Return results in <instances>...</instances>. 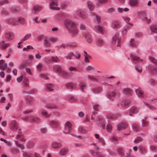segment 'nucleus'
<instances>
[{
	"label": "nucleus",
	"mask_w": 157,
	"mask_h": 157,
	"mask_svg": "<svg viewBox=\"0 0 157 157\" xmlns=\"http://www.w3.org/2000/svg\"><path fill=\"white\" fill-rule=\"evenodd\" d=\"M123 93L127 95H130L132 94V91L128 88H124L123 90Z\"/></svg>",
	"instance_id": "obj_20"
},
{
	"label": "nucleus",
	"mask_w": 157,
	"mask_h": 157,
	"mask_svg": "<svg viewBox=\"0 0 157 157\" xmlns=\"http://www.w3.org/2000/svg\"><path fill=\"white\" fill-rule=\"evenodd\" d=\"M72 56H75V55L73 52H70L65 56V58L67 59H71Z\"/></svg>",
	"instance_id": "obj_38"
},
{
	"label": "nucleus",
	"mask_w": 157,
	"mask_h": 157,
	"mask_svg": "<svg viewBox=\"0 0 157 157\" xmlns=\"http://www.w3.org/2000/svg\"><path fill=\"white\" fill-rule=\"evenodd\" d=\"M17 19L18 22H19L21 25H24L26 23V21L25 19L21 17H18L17 18Z\"/></svg>",
	"instance_id": "obj_25"
},
{
	"label": "nucleus",
	"mask_w": 157,
	"mask_h": 157,
	"mask_svg": "<svg viewBox=\"0 0 157 157\" xmlns=\"http://www.w3.org/2000/svg\"><path fill=\"white\" fill-rule=\"evenodd\" d=\"M129 4L131 6L134 7L138 5L139 1L138 0H129Z\"/></svg>",
	"instance_id": "obj_14"
},
{
	"label": "nucleus",
	"mask_w": 157,
	"mask_h": 157,
	"mask_svg": "<svg viewBox=\"0 0 157 157\" xmlns=\"http://www.w3.org/2000/svg\"><path fill=\"white\" fill-rule=\"evenodd\" d=\"M10 46V44L9 43H5L4 40L0 41V48L3 50H5L6 48H9Z\"/></svg>",
	"instance_id": "obj_10"
},
{
	"label": "nucleus",
	"mask_w": 157,
	"mask_h": 157,
	"mask_svg": "<svg viewBox=\"0 0 157 157\" xmlns=\"http://www.w3.org/2000/svg\"><path fill=\"white\" fill-rule=\"evenodd\" d=\"M139 149L140 152L142 153H145L146 152L145 148L142 145H140L139 146Z\"/></svg>",
	"instance_id": "obj_37"
},
{
	"label": "nucleus",
	"mask_w": 157,
	"mask_h": 157,
	"mask_svg": "<svg viewBox=\"0 0 157 157\" xmlns=\"http://www.w3.org/2000/svg\"><path fill=\"white\" fill-rule=\"evenodd\" d=\"M115 11V10L114 8H111L108 9L107 10V12L109 13H112Z\"/></svg>",
	"instance_id": "obj_58"
},
{
	"label": "nucleus",
	"mask_w": 157,
	"mask_h": 157,
	"mask_svg": "<svg viewBox=\"0 0 157 157\" xmlns=\"http://www.w3.org/2000/svg\"><path fill=\"white\" fill-rule=\"evenodd\" d=\"M42 9V7L41 6L38 5L35 6L32 10V12L34 13H35L36 12L40 11Z\"/></svg>",
	"instance_id": "obj_15"
},
{
	"label": "nucleus",
	"mask_w": 157,
	"mask_h": 157,
	"mask_svg": "<svg viewBox=\"0 0 157 157\" xmlns=\"http://www.w3.org/2000/svg\"><path fill=\"white\" fill-rule=\"evenodd\" d=\"M136 92L138 96L140 98L143 97V93L140 88H138L136 90Z\"/></svg>",
	"instance_id": "obj_23"
},
{
	"label": "nucleus",
	"mask_w": 157,
	"mask_h": 157,
	"mask_svg": "<svg viewBox=\"0 0 157 157\" xmlns=\"http://www.w3.org/2000/svg\"><path fill=\"white\" fill-rule=\"evenodd\" d=\"M67 47V45L65 44H63L61 45H59L57 47L59 48H60L62 49H65Z\"/></svg>",
	"instance_id": "obj_62"
},
{
	"label": "nucleus",
	"mask_w": 157,
	"mask_h": 157,
	"mask_svg": "<svg viewBox=\"0 0 157 157\" xmlns=\"http://www.w3.org/2000/svg\"><path fill=\"white\" fill-rule=\"evenodd\" d=\"M5 36L6 39L7 40L11 41L14 39L15 36L14 33L13 32H7L6 33Z\"/></svg>",
	"instance_id": "obj_6"
},
{
	"label": "nucleus",
	"mask_w": 157,
	"mask_h": 157,
	"mask_svg": "<svg viewBox=\"0 0 157 157\" xmlns=\"http://www.w3.org/2000/svg\"><path fill=\"white\" fill-rule=\"evenodd\" d=\"M64 24L72 37H75L77 36L78 30L75 23L70 20L67 19L64 21Z\"/></svg>",
	"instance_id": "obj_1"
},
{
	"label": "nucleus",
	"mask_w": 157,
	"mask_h": 157,
	"mask_svg": "<svg viewBox=\"0 0 157 157\" xmlns=\"http://www.w3.org/2000/svg\"><path fill=\"white\" fill-rule=\"evenodd\" d=\"M115 97V93L113 91H109L107 94V98L112 101L114 100Z\"/></svg>",
	"instance_id": "obj_12"
},
{
	"label": "nucleus",
	"mask_w": 157,
	"mask_h": 157,
	"mask_svg": "<svg viewBox=\"0 0 157 157\" xmlns=\"http://www.w3.org/2000/svg\"><path fill=\"white\" fill-rule=\"evenodd\" d=\"M51 61L55 63L59 62L60 61L59 59L56 56H52L51 57Z\"/></svg>",
	"instance_id": "obj_36"
},
{
	"label": "nucleus",
	"mask_w": 157,
	"mask_h": 157,
	"mask_svg": "<svg viewBox=\"0 0 157 157\" xmlns=\"http://www.w3.org/2000/svg\"><path fill=\"white\" fill-rule=\"evenodd\" d=\"M131 57L132 60L136 62H141L143 61L142 59L137 56H132Z\"/></svg>",
	"instance_id": "obj_34"
},
{
	"label": "nucleus",
	"mask_w": 157,
	"mask_h": 157,
	"mask_svg": "<svg viewBox=\"0 0 157 157\" xmlns=\"http://www.w3.org/2000/svg\"><path fill=\"white\" fill-rule=\"evenodd\" d=\"M144 21H145L148 24H149L151 21V20L150 18H148L147 17H145L144 18Z\"/></svg>",
	"instance_id": "obj_56"
},
{
	"label": "nucleus",
	"mask_w": 157,
	"mask_h": 157,
	"mask_svg": "<svg viewBox=\"0 0 157 157\" xmlns=\"http://www.w3.org/2000/svg\"><path fill=\"white\" fill-rule=\"evenodd\" d=\"M149 82L152 86H155L157 84V81L154 79H151L149 81Z\"/></svg>",
	"instance_id": "obj_43"
},
{
	"label": "nucleus",
	"mask_w": 157,
	"mask_h": 157,
	"mask_svg": "<svg viewBox=\"0 0 157 157\" xmlns=\"http://www.w3.org/2000/svg\"><path fill=\"white\" fill-rule=\"evenodd\" d=\"M40 119L38 117L31 116L29 117V121L31 122H38L40 121Z\"/></svg>",
	"instance_id": "obj_18"
},
{
	"label": "nucleus",
	"mask_w": 157,
	"mask_h": 157,
	"mask_svg": "<svg viewBox=\"0 0 157 157\" xmlns=\"http://www.w3.org/2000/svg\"><path fill=\"white\" fill-rule=\"evenodd\" d=\"M149 59L151 61L155 64H157V60L153 57H150Z\"/></svg>",
	"instance_id": "obj_51"
},
{
	"label": "nucleus",
	"mask_w": 157,
	"mask_h": 157,
	"mask_svg": "<svg viewBox=\"0 0 157 157\" xmlns=\"http://www.w3.org/2000/svg\"><path fill=\"white\" fill-rule=\"evenodd\" d=\"M87 5L88 8L90 11H92L94 10V5L92 2L90 1H88L87 2Z\"/></svg>",
	"instance_id": "obj_21"
},
{
	"label": "nucleus",
	"mask_w": 157,
	"mask_h": 157,
	"mask_svg": "<svg viewBox=\"0 0 157 157\" xmlns=\"http://www.w3.org/2000/svg\"><path fill=\"white\" fill-rule=\"evenodd\" d=\"M117 151L118 154L119 155H121L123 154L124 152V149L121 147L118 148L117 150Z\"/></svg>",
	"instance_id": "obj_45"
},
{
	"label": "nucleus",
	"mask_w": 157,
	"mask_h": 157,
	"mask_svg": "<svg viewBox=\"0 0 157 157\" xmlns=\"http://www.w3.org/2000/svg\"><path fill=\"white\" fill-rule=\"evenodd\" d=\"M128 126V124L125 122H120L118 125L117 128H126Z\"/></svg>",
	"instance_id": "obj_26"
},
{
	"label": "nucleus",
	"mask_w": 157,
	"mask_h": 157,
	"mask_svg": "<svg viewBox=\"0 0 157 157\" xmlns=\"http://www.w3.org/2000/svg\"><path fill=\"white\" fill-rule=\"evenodd\" d=\"M150 72L153 74H155L157 73V65L155 66L151 67L150 69Z\"/></svg>",
	"instance_id": "obj_29"
},
{
	"label": "nucleus",
	"mask_w": 157,
	"mask_h": 157,
	"mask_svg": "<svg viewBox=\"0 0 157 157\" xmlns=\"http://www.w3.org/2000/svg\"><path fill=\"white\" fill-rule=\"evenodd\" d=\"M41 132L42 133H46L47 132V130L46 128H41L40 130Z\"/></svg>",
	"instance_id": "obj_61"
},
{
	"label": "nucleus",
	"mask_w": 157,
	"mask_h": 157,
	"mask_svg": "<svg viewBox=\"0 0 157 157\" xmlns=\"http://www.w3.org/2000/svg\"><path fill=\"white\" fill-rule=\"evenodd\" d=\"M72 126V125L69 121L67 122L65 124V127H66L71 128Z\"/></svg>",
	"instance_id": "obj_55"
},
{
	"label": "nucleus",
	"mask_w": 157,
	"mask_h": 157,
	"mask_svg": "<svg viewBox=\"0 0 157 157\" xmlns=\"http://www.w3.org/2000/svg\"><path fill=\"white\" fill-rule=\"evenodd\" d=\"M88 78L91 80H92L93 81H97L98 80L95 78L94 77H93V76L90 75H88Z\"/></svg>",
	"instance_id": "obj_52"
},
{
	"label": "nucleus",
	"mask_w": 157,
	"mask_h": 157,
	"mask_svg": "<svg viewBox=\"0 0 157 157\" xmlns=\"http://www.w3.org/2000/svg\"><path fill=\"white\" fill-rule=\"evenodd\" d=\"M90 153L92 155L94 156L100 157V154L98 152H95L93 150H90Z\"/></svg>",
	"instance_id": "obj_39"
},
{
	"label": "nucleus",
	"mask_w": 157,
	"mask_h": 157,
	"mask_svg": "<svg viewBox=\"0 0 157 157\" xmlns=\"http://www.w3.org/2000/svg\"><path fill=\"white\" fill-rule=\"evenodd\" d=\"M140 110V108L136 107H133L131 108L130 112L133 113H138Z\"/></svg>",
	"instance_id": "obj_27"
},
{
	"label": "nucleus",
	"mask_w": 157,
	"mask_h": 157,
	"mask_svg": "<svg viewBox=\"0 0 157 157\" xmlns=\"http://www.w3.org/2000/svg\"><path fill=\"white\" fill-rule=\"evenodd\" d=\"M53 71L58 73L60 74L61 75L64 77L69 76V73L65 71H63L60 66L59 65H55L53 67Z\"/></svg>",
	"instance_id": "obj_2"
},
{
	"label": "nucleus",
	"mask_w": 157,
	"mask_h": 157,
	"mask_svg": "<svg viewBox=\"0 0 157 157\" xmlns=\"http://www.w3.org/2000/svg\"><path fill=\"white\" fill-rule=\"evenodd\" d=\"M131 105V101L129 100H125L122 101L121 106L123 107H127Z\"/></svg>",
	"instance_id": "obj_19"
},
{
	"label": "nucleus",
	"mask_w": 157,
	"mask_h": 157,
	"mask_svg": "<svg viewBox=\"0 0 157 157\" xmlns=\"http://www.w3.org/2000/svg\"><path fill=\"white\" fill-rule=\"evenodd\" d=\"M46 86V89L50 91H52L54 89V86L52 84H47Z\"/></svg>",
	"instance_id": "obj_33"
},
{
	"label": "nucleus",
	"mask_w": 157,
	"mask_h": 157,
	"mask_svg": "<svg viewBox=\"0 0 157 157\" xmlns=\"http://www.w3.org/2000/svg\"><path fill=\"white\" fill-rule=\"evenodd\" d=\"M86 85L84 82H81L79 85V88L82 91H84V89L86 88Z\"/></svg>",
	"instance_id": "obj_30"
},
{
	"label": "nucleus",
	"mask_w": 157,
	"mask_h": 157,
	"mask_svg": "<svg viewBox=\"0 0 157 157\" xmlns=\"http://www.w3.org/2000/svg\"><path fill=\"white\" fill-rule=\"evenodd\" d=\"M85 38L87 42L89 43H91L92 42V40L89 34H86Z\"/></svg>",
	"instance_id": "obj_32"
},
{
	"label": "nucleus",
	"mask_w": 157,
	"mask_h": 157,
	"mask_svg": "<svg viewBox=\"0 0 157 157\" xmlns=\"http://www.w3.org/2000/svg\"><path fill=\"white\" fill-rule=\"evenodd\" d=\"M143 139L140 137H137L134 140V142L136 143H139L142 141Z\"/></svg>",
	"instance_id": "obj_48"
},
{
	"label": "nucleus",
	"mask_w": 157,
	"mask_h": 157,
	"mask_svg": "<svg viewBox=\"0 0 157 157\" xmlns=\"http://www.w3.org/2000/svg\"><path fill=\"white\" fill-rule=\"evenodd\" d=\"M145 105L148 109L152 110H154L157 109V108L156 106H155L154 105H150L148 103H146L145 102H144Z\"/></svg>",
	"instance_id": "obj_22"
},
{
	"label": "nucleus",
	"mask_w": 157,
	"mask_h": 157,
	"mask_svg": "<svg viewBox=\"0 0 157 157\" xmlns=\"http://www.w3.org/2000/svg\"><path fill=\"white\" fill-rule=\"evenodd\" d=\"M142 122L143 127H146L148 126V122L147 121L144 120H143Z\"/></svg>",
	"instance_id": "obj_47"
},
{
	"label": "nucleus",
	"mask_w": 157,
	"mask_h": 157,
	"mask_svg": "<svg viewBox=\"0 0 157 157\" xmlns=\"http://www.w3.org/2000/svg\"><path fill=\"white\" fill-rule=\"evenodd\" d=\"M51 146L52 148L58 149L62 146V144L60 143L54 141L52 143Z\"/></svg>",
	"instance_id": "obj_13"
},
{
	"label": "nucleus",
	"mask_w": 157,
	"mask_h": 157,
	"mask_svg": "<svg viewBox=\"0 0 157 157\" xmlns=\"http://www.w3.org/2000/svg\"><path fill=\"white\" fill-rule=\"evenodd\" d=\"M85 58H84V62L86 63H88L90 61L89 59V58H90V56L89 55H87V56H84Z\"/></svg>",
	"instance_id": "obj_50"
},
{
	"label": "nucleus",
	"mask_w": 157,
	"mask_h": 157,
	"mask_svg": "<svg viewBox=\"0 0 157 157\" xmlns=\"http://www.w3.org/2000/svg\"><path fill=\"white\" fill-rule=\"evenodd\" d=\"M7 23L12 25H16L18 24L17 18H10L7 20Z\"/></svg>",
	"instance_id": "obj_11"
},
{
	"label": "nucleus",
	"mask_w": 157,
	"mask_h": 157,
	"mask_svg": "<svg viewBox=\"0 0 157 157\" xmlns=\"http://www.w3.org/2000/svg\"><path fill=\"white\" fill-rule=\"evenodd\" d=\"M50 1L49 5L51 9L54 10H59L60 9L59 7H54L58 6V0H50Z\"/></svg>",
	"instance_id": "obj_5"
},
{
	"label": "nucleus",
	"mask_w": 157,
	"mask_h": 157,
	"mask_svg": "<svg viewBox=\"0 0 157 157\" xmlns=\"http://www.w3.org/2000/svg\"><path fill=\"white\" fill-rule=\"evenodd\" d=\"M23 82L25 86L27 87L29 86V80L28 78H24Z\"/></svg>",
	"instance_id": "obj_49"
},
{
	"label": "nucleus",
	"mask_w": 157,
	"mask_h": 157,
	"mask_svg": "<svg viewBox=\"0 0 157 157\" xmlns=\"http://www.w3.org/2000/svg\"><path fill=\"white\" fill-rule=\"evenodd\" d=\"M119 34L118 33H116L112 38V44H117V46L120 47V38L119 37Z\"/></svg>",
	"instance_id": "obj_3"
},
{
	"label": "nucleus",
	"mask_w": 157,
	"mask_h": 157,
	"mask_svg": "<svg viewBox=\"0 0 157 157\" xmlns=\"http://www.w3.org/2000/svg\"><path fill=\"white\" fill-rule=\"evenodd\" d=\"M68 151V150L66 147H63L62 148L59 152V154L62 156L66 154Z\"/></svg>",
	"instance_id": "obj_16"
},
{
	"label": "nucleus",
	"mask_w": 157,
	"mask_h": 157,
	"mask_svg": "<svg viewBox=\"0 0 157 157\" xmlns=\"http://www.w3.org/2000/svg\"><path fill=\"white\" fill-rule=\"evenodd\" d=\"M98 44L100 46L104 44V41L102 39H99L97 40Z\"/></svg>",
	"instance_id": "obj_53"
},
{
	"label": "nucleus",
	"mask_w": 157,
	"mask_h": 157,
	"mask_svg": "<svg viewBox=\"0 0 157 157\" xmlns=\"http://www.w3.org/2000/svg\"><path fill=\"white\" fill-rule=\"evenodd\" d=\"M76 15L83 19H86L88 16L87 13L82 10H78L76 12Z\"/></svg>",
	"instance_id": "obj_4"
},
{
	"label": "nucleus",
	"mask_w": 157,
	"mask_h": 157,
	"mask_svg": "<svg viewBox=\"0 0 157 157\" xmlns=\"http://www.w3.org/2000/svg\"><path fill=\"white\" fill-rule=\"evenodd\" d=\"M111 26L114 29H117L121 27V24L119 21H114L112 22Z\"/></svg>",
	"instance_id": "obj_9"
},
{
	"label": "nucleus",
	"mask_w": 157,
	"mask_h": 157,
	"mask_svg": "<svg viewBox=\"0 0 157 157\" xmlns=\"http://www.w3.org/2000/svg\"><path fill=\"white\" fill-rule=\"evenodd\" d=\"M40 76L42 78H43L44 79H48V77H47V76L45 74H43V73H41L40 74Z\"/></svg>",
	"instance_id": "obj_60"
},
{
	"label": "nucleus",
	"mask_w": 157,
	"mask_h": 157,
	"mask_svg": "<svg viewBox=\"0 0 157 157\" xmlns=\"http://www.w3.org/2000/svg\"><path fill=\"white\" fill-rule=\"evenodd\" d=\"M67 100L71 102H74L75 101V98L73 96L69 95L67 96Z\"/></svg>",
	"instance_id": "obj_41"
},
{
	"label": "nucleus",
	"mask_w": 157,
	"mask_h": 157,
	"mask_svg": "<svg viewBox=\"0 0 157 157\" xmlns=\"http://www.w3.org/2000/svg\"><path fill=\"white\" fill-rule=\"evenodd\" d=\"M80 29L82 30H85L86 29V26L85 25L81 24L79 27Z\"/></svg>",
	"instance_id": "obj_63"
},
{
	"label": "nucleus",
	"mask_w": 157,
	"mask_h": 157,
	"mask_svg": "<svg viewBox=\"0 0 157 157\" xmlns=\"http://www.w3.org/2000/svg\"><path fill=\"white\" fill-rule=\"evenodd\" d=\"M135 68L136 70L139 72L141 73L142 71V69L141 67L138 66H135Z\"/></svg>",
	"instance_id": "obj_54"
},
{
	"label": "nucleus",
	"mask_w": 157,
	"mask_h": 157,
	"mask_svg": "<svg viewBox=\"0 0 157 157\" xmlns=\"http://www.w3.org/2000/svg\"><path fill=\"white\" fill-rule=\"evenodd\" d=\"M41 114L45 116L46 118H48L50 117V115L47 113V112L44 110H43L41 112Z\"/></svg>",
	"instance_id": "obj_40"
},
{
	"label": "nucleus",
	"mask_w": 157,
	"mask_h": 157,
	"mask_svg": "<svg viewBox=\"0 0 157 157\" xmlns=\"http://www.w3.org/2000/svg\"><path fill=\"white\" fill-rule=\"evenodd\" d=\"M69 70L70 71H77L76 68L73 67H70L68 68Z\"/></svg>",
	"instance_id": "obj_64"
},
{
	"label": "nucleus",
	"mask_w": 157,
	"mask_h": 157,
	"mask_svg": "<svg viewBox=\"0 0 157 157\" xmlns=\"http://www.w3.org/2000/svg\"><path fill=\"white\" fill-rule=\"evenodd\" d=\"M150 29L152 32L157 33V25H152L150 26Z\"/></svg>",
	"instance_id": "obj_31"
},
{
	"label": "nucleus",
	"mask_w": 157,
	"mask_h": 157,
	"mask_svg": "<svg viewBox=\"0 0 157 157\" xmlns=\"http://www.w3.org/2000/svg\"><path fill=\"white\" fill-rule=\"evenodd\" d=\"M101 90L102 88L101 87H100L94 88L93 89V92L95 93H100Z\"/></svg>",
	"instance_id": "obj_42"
},
{
	"label": "nucleus",
	"mask_w": 157,
	"mask_h": 157,
	"mask_svg": "<svg viewBox=\"0 0 157 157\" xmlns=\"http://www.w3.org/2000/svg\"><path fill=\"white\" fill-rule=\"evenodd\" d=\"M123 18L124 20L127 23H128L130 19L129 17H123Z\"/></svg>",
	"instance_id": "obj_59"
},
{
	"label": "nucleus",
	"mask_w": 157,
	"mask_h": 157,
	"mask_svg": "<svg viewBox=\"0 0 157 157\" xmlns=\"http://www.w3.org/2000/svg\"><path fill=\"white\" fill-rule=\"evenodd\" d=\"M45 107L49 109H54L56 108V106L52 104H47L45 105Z\"/></svg>",
	"instance_id": "obj_44"
},
{
	"label": "nucleus",
	"mask_w": 157,
	"mask_h": 157,
	"mask_svg": "<svg viewBox=\"0 0 157 157\" xmlns=\"http://www.w3.org/2000/svg\"><path fill=\"white\" fill-rule=\"evenodd\" d=\"M137 45V43L135 41L134 39H131L129 41V45L131 47H135Z\"/></svg>",
	"instance_id": "obj_24"
},
{
	"label": "nucleus",
	"mask_w": 157,
	"mask_h": 157,
	"mask_svg": "<svg viewBox=\"0 0 157 157\" xmlns=\"http://www.w3.org/2000/svg\"><path fill=\"white\" fill-rule=\"evenodd\" d=\"M10 126L12 128H17V123L15 120H13L10 122Z\"/></svg>",
	"instance_id": "obj_35"
},
{
	"label": "nucleus",
	"mask_w": 157,
	"mask_h": 157,
	"mask_svg": "<svg viewBox=\"0 0 157 157\" xmlns=\"http://www.w3.org/2000/svg\"><path fill=\"white\" fill-rule=\"evenodd\" d=\"M49 38L47 37H44L43 38V44L44 46L46 48H48L51 46V43Z\"/></svg>",
	"instance_id": "obj_8"
},
{
	"label": "nucleus",
	"mask_w": 157,
	"mask_h": 157,
	"mask_svg": "<svg viewBox=\"0 0 157 157\" xmlns=\"http://www.w3.org/2000/svg\"><path fill=\"white\" fill-rule=\"evenodd\" d=\"M95 30L98 32L103 34L104 33V31L103 28L99 25H97L95 27Z\"/></svg>",
	"instance_id": "obj_28"
},
{
	"label": "nucleus",
	"mask_w": 157,
	"mask_h": 157,
	"mask_svg": "<svg viewBox=\"0 0 157 157\" xmlns=\"http://www.w3.org/2000/svg\"><path fill=\"white\" fill-rule=\"evenodd\" d=\"M49 126L52 128H56L60 126V123L59 122L56 120H52L48 121Z\"/></svg>",
	"instance_id": "obj_7"
},
{
	"label": "nucleus",
	"mask_w": 157,
	"mask_h": 157,
	"mask_svg": "<svg viewBox=\"0 0 157 157\" xmlns=\"http://www.w3.org/2000/svg\"><path fill=\"white\" fill-rule=\"evenodd\" d=\"M43 66V64L41 63H40L37 66L36 68L37 70L40 71L41 69V68Z\"/></svg>",
	"instance_id": "obj_57"
},
{
	"label": "nucleus",
	"mask_w": 157,
	"mask_h": 157,
	"mask_svg": "<svg viewBox=\"0 0 157 157\" xmlns=\"http://www.w3.org/2000/svg\"><path fill=\"white\" fill-rule=\"evenodd\" d=\"M31 36L30 33L26 34L22 40L25 41L28 40Z\"/></svg>",
	"instance_id": "obj_46"
},
{
	"label": "nucleus",
	"mask_w": 157,
	"mask_h": 157,
	"mask_svg": "<svg viewBox=\"0 0 157 157\" xmlns=\"http://www.w3.org/2000/svg\"><path fill=\"white\" fill-rule=\"evenodd\" d=\"M65 86L66 88L68 89H74L75 86L76 84L72 82H68L66 83L65 84Z\"/></svg>",
	"instance_id": "obj_17"
}]
</instances>
